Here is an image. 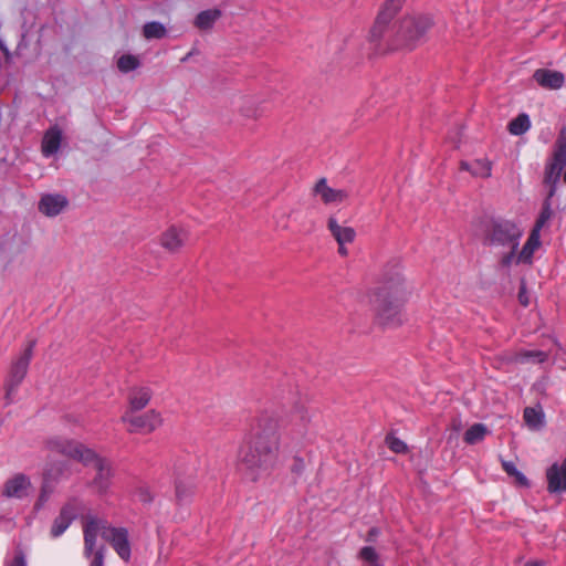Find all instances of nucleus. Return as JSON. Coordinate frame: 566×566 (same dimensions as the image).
Here are the masks:
<instances>
[{"instance_id": "obj_1", "label": "nucleus", "mask_w": 566, "mask_h": 566, "mask_svg": "<svg viewBox=\"0 0 566 566\" xmlns=\"http://www.w3.org/2000/svg\"><path fill=\"white\" fill-rule=\"evenodd\" d=\"M279 449L280 438L275 430L259 431L241 450L240 464L245 476L252 482L269 476L277 463Z\"/></svg>"}, {"instance_id": "obj_2", "label": "nucleus", "mask_w": 566, "mask_h": 566, "mask_svg": "<svg viewBox=\"0 0 566 566\" xmlns=\"http://www.w3.org/2000/svg\"><path fill=\"white\" fill-rule=\"evenodd\" d=\"M409 291L399 272L385 274L374 294V307L382 325L398 326L403 321V307Z\"/></svg>"}, {"instance_id": "obj_3", "label": "nucleus", "mask_w": 566, "mask_h": 566, "mask_svg": "<svg viewBox=\"0 0 566 566\" xmlns=\"http://www.w3.org/2000/svg\"><path fill=\"white\" fill-rule=\"evenodd\" d=\"M46 447L49 450L76 460L86 467L92 465L96 471L91 482L92 488L99 494L107 492L113 478L112 464L107 459L74 440L53 438L46 442Z\"/></svg>"}, {"instance_id": "obj_4", "label": "nucleus", "mask_w": 566, "mask_h": 566, "mask_svg": "<svg viewBox=\"0 0 566 566\" xmlns=\"http://www.w3.org/2000/svg\"><path fill=\"white\" fill-rule=\"evenodd\" d=\"M431 27L432 19L428 14L405 15L391 29L394 48L412 50L421 43Z\"/></svg>"}, {"instance_id": "obj_5", "label": "nucleus", "mask_w": 566, "mask_h": 566, "mask_svg": "<svg viewBox=\"0 0 566 566\" xmlns=\"http://www.w3.org/2000/svg\"><path fill=\"white\" fill-rule=\"evenodd\" d=\"M523 229L516 222L507 219L492 221L486 239L492 247L507 250L506 252L517 251Z\"/></svg>"}, {"instance_id": "obj_6", "label": "nucleus", "mask_w": 566, "mask_h": 566, "mask_svg": "<svg viewBox=\"0 0 566 566\" xmlns=\"http://www.w3.org/2000/svg\"><path fill=\"white\" fill-rule=\"evenodd\" d=\"M103 525V518L94 515H87L83 521V556L90 560V566H104L106 548L97 544Z\"/></svg>"}, {"instance_id": "obj_7", "label": "nucleus", "mask_w": 566, "mask_h": 566, "mask_svg": "<svg viewBox=\"0 0 566 566\" xmlns=\"http://www.w3.org/2000/svg\"><path fill=\"white\" fill-rule=\"evenodd\" d=\"M36 345L35 339H29L25 342L21 353L14 357L10 364L8 376L4 382L6 398L11 399L22 384L23 379L28 374L30 363L33 357L34 347Z\"/></svg>"}, {"instance_id": "obj_8", "label": "nucleus", "mask_w": 566, "mask_h": 566, "mask_svg": "<svg viewBox=\"0 0 566 566\" xmlns=\"http://www.w3.org/2000/svg\"><path fill=\"white\" fill-rule=\"evenodd\" d=\"M566 166V136L562 133L557 138L551 161L546 165L544 182L549 186L548 199L556 193L562 171Z\"/></svg>"}, {"instance_id": "obj_9", "label": "nucleus", "mask_w": 566, "mask_h": 566, "mask_svg": "<svg viewBox=\"0 0 566 566\" xmlns=\"http://www.w3.org/2000/svg\"><path fill=\"white\" fill-rule=\"evenodd\" d=\"M120 420L128 426L127 431L130 433L148 434L163 424L161 415L155 409H150L140 415L125 411Z\"/></svg>"}, {"instance_id": "obj_10", "label": "nucleus", "mask_w": 566, "mask_h": 566, "mask_svg": "<svg viewBox=\"0 0 566 566\" xmlns=\"http://www.w3.org/2000/svg\"><path fill=\"white\" fill-rule=\"evenodd\" d=\"M539 245L541 232L532 229L522 249L515 252H503L499 260V264L504 269H509L512 265L531 264L533 261V255Z\"/></svg>"}, {"instance_id": "obj_11", "label": "nucleus", "mask_w": 566, "mask_h": 566, "mask_svg": "<svg viewBox=\"0 0 566 566\" xmlns=\"http://www.w3.org/2000/svg\"><path fill=\"white\" fill-rule=\"evenodd\" d=\"M84 509V503L78 497H70L60 509L59 515L53 520L50 535L57 538L65 533L72 522L78 516Z\"/></svg>"}, {"instance_id": "obj_12", "label": "nucleus", "mask_w": 566, "mask_h": 566, "mask_svg": "<svg viewBox=\"0 0 566 566\" xmlns=\"http://www.w3.org/2000/svg\"><path fill=\"white\" fill-rule=\"evenodd\" d=\"M314 412L304 403L297 402L289 415L287 427L295 438H304L313 428Z\"/></svg>"}, {"instance_id": "obj_13", "label": "nucleus", "mask_w": 566, "mask_h": 566, "mask_svg": "<svg viewBox=\"0 0 566 566\" xmlns=\"http://www.w3.org/2000/svg\"><path fill=\"white\" fill-rule=\"evenodd\" d=\"M102 537L111 544L117 555L128 560L130 558V544L128 541V531L124 527H113L103 518Z\"/></svg>"}, {"instance_id": "obj_14", "label": "nucleus", "mask_w": 566, "mask_h": 566, "mask_svg": "<svg viewBox=\"0 0 566 566\" xmlns=\"http://www.w3.org/2000/svg\"><path fill=\"white\" fill-rule=\"evenodd\" d=\"M66 467L67 465L65 462H59L45 471L39 497H38L36 502L34 503L35 511H40L45 505V503L49 501L51 494L54 491L55 484L60 481V478L64 474Z\"/></svg>"}, {"instance_id": "obj_15", "label": "nucleus", "mask_w": 566, "mask_h": 566, "mask_svg": "<svg viewBox=\"0 0 566 566\" xmlns=\"http://www.w3.org/2000/svg\"><path fill=\"white\" fill-rule=\"evenodd\" d=\"M406 0H386L382 4L375 25L371 30V35L374 38H382L386 33L387 27L397 12L401 9L403 2Z\"/></svg>"}, {"instance_id": "obj_16", "label": "nucleus", "mask_w": 566, "mask_h": 566, "mask_svg": "<svg viewBox=\"0 0 566 566\" xmlns=\"http://www.w3.org/2000/svg\"><path fill=\"white\" fill-rule=\"evenodd\" d=\"M31 488L30 479L22 473H18L4 482L2 495L8 499L20 500L29 494Z\"/></svg>"}, {"instance_id": "obj_17", "label": "nucleus", "mask_w": 566, "mask_h": 566, "mask_svg": "<svg viewBox=\"0 0 566 566\" xmlns=\"http://www.w3.org/2000/svg\"><path fill=\"white\" fill-rule=\"evenodd\" d=\"M195 476L196 470L191 468L187 476H182L180 472H177L175 481V494L178 503L188 502L195 493Z\"/></svg>"}, {"instance_id": "obj_18", "label": "nucleus", "mask_w": 566, "mask_h": 566, "mask_svg": "<svg viewBox=\"0 0 566 566\" xmlns=\"http://www.w3.org/2000/svg\"><path fill=\"white\" fill-rule=\"evenodd\" d=\"M188 240V231L184 228L170 227L160 237V244L169 252L179 251Z\"/></svg>"}, {"instance_id": "obj_19", "label": "nucleus", "mask_w": 566, "mask_h": 566, "mask_svg": "<svg viewBox=\"0 0 566 566\" xmlns=\"http://www.w3.org/2000/svg\"><path fill=\"white\" fill-rule=\"evenodd\" d=\"M314 193L321 197L325 205L340 203L348 198V192L343 189H334L327 185L326 178H321L314 187Z\"/></svg>"}, {"instance_id": "obj_20", "label": "nucleus", "mask_w": 566, "mask_h": 566, "mask_svg": "<svg viewBox=\"0 0 566 566\" xmlns=\"http://www.w3.org/2000/svg\"><path fill=\"white\" fill-rule=\"evenodd\" d=\"M69 205L66 197L63 195H44L39 201V211L46 217H55L60 214Z\"/></svg>"}, {"instance_id": "obj_21", "label": "nucleus", "mask_w": 566, "mask_h": 566, "mask_svg": "<svg viewBox=\"0 0 566 566\" xmlns=\"http://www.w3.org/2000/svg\"><path fill=\"white\" fill-rule=\"evenodd\" d=\"M549 493L566 492V460L562 465L554 463L546 472Z\"/></svg>"}, {"instance_id": "obj_22", "label": "nucleus", "mask_w": 566, "mask_h": 566, "mask_svg": "<svg viewBox=\"0 0 566 566\" xmlns=\"http://www.w3.org/2000/svg\"><path fill=\"white\" fill-rule=\"evenodd\" d=\"M533 78L536 83L547 90H558L565 83V76L559 71L538 69L534 72Z\"/></svg>"}, {"instance_id": "obj_23", "label": "nucleus", "mask_w": 566, "mask_h": 566, "mask_svg": "<svg viewBox=\"0 0 566 566\" xmlns=\"http://www.w3.org/2000/svg\"><path fill=\"white\" fill-rule=\"evenodd\" d=\"M153 397V390L148 387H133L128 392V408L126 411L137 412L147 407Z\"/></svg>"}, {"instance_id": "obj_24", "label": "nucleus", "mask_w": 566, "mask_h": 566, "mask_svg": "<svg viewBox=\"0 0 566 566\" xmlns=\"http://www.w3.org/2000/svg\"><path fill=\"white\" fill-rule=\"evenodd\" d=\"M62 140V132L57 126L50 127L42 139L41 150L44 157H50L57 153Z\"/></svg>"}, {"instance_id": "obj_25", "label": "nucleus", "mask_w": 566, "mask_h": 566, "mask_svg": "<svg viewBox=\"0 0 566 566\" xmlns=\"http://www.w3.org/2000/svg\"><path fill=\"white\" fill-rule=\"evenodd\" d=\"M327 227L338 245H345L346 243H352L355 240V230L352 227L339 226L334 217L328 219Z\"/></svg>"}, {"instance_id": "obj_26", "label": "nucleus", "mask_w": 566, "mask_h": 566, "mask_svg": "<svg viewBox=\"0 0 566 566\" xmlns=\"http://www.w3.org/2000/svg\"><path fill=\"white\" fill-rule=\"evenodd\" d=\"M221 17V11L218 9H209L198 13L195 20V25L200 30H209L214 22Z\"/></svg>"}, {"instance_id": "obj_27", "label": "nucleus", "mask_w": 566, "mask_h": 566, "mask_svg": "<svg viewBox=\"0 0 566 566\" xmlns=\"http://www.w3.org/2000/svg\"><path fill=\"white\" fill-rule=\"evenodd\" d=\"M523 419L531 429H539L544 423V413L541 407H526Z\"/></svg>"}, {"instance_id": "obj_28", "label": "nucleus", "mask_w": 566, "mask_h": 566, "mask_svg": "<svg viewBox=\"0 0 566 566\" xmlns=\"http://www.w3.org/2000/svg\"><path fill=\"white\" fill-rule=\"evenodd\" d=\"M488 433V428L483 423H474L464 433L463 440L468 444L481 442Z\"/></svg>"}, {"instance_id": "obj_29", "label": "nucleus", "mask_w": 566, "mask_h": 566, "mask_svg": "<svg viewBox=\"0 0 566 566\" xmlns=\"http://www.w3.org/2000/svg\"><path fill=\"white\" fill-rule=\"evenodd\" d=\"M531 128V122L527 114L522 113L512 119L509 124V132L514 136H520Z\"/></svg>"}, {"instance_id": "obj_30", "label": "nucleus", "mask_w": 566, "mask_h": 566, "mask_svg": "<svg viewBox=\"0 0 566 566\" xmlns=\"http://www.w3.org/2000/svg\"><path fill=\"white\" fill-rule=\"evenodd\" d=\"M471 175L473 177L490 178L492 175V163L486 158L475 159L472 163Z\"/></svg>"}, {"instance_id": "obj_31", "label": "nucleus", "mask_w": 566, "mask_h": 566, "mask_svg": "<svg viewBox=\"0 0 566 566\" xmlns=\"http://www.w3.org/2000/svg\"><path fill=\"white\" fill-rule=\"evenodd\" d=\"M143 35L147 39H161L166 35V28L164 24L153 21L148 22L143 28Z\"/></svg>"}, {"instance_id": "obj_32", "label": "nucleus", "mask_w": 566, "mask_h": 566, "mask_svg": "<svg viewBox=\"0 0 566 566\" xmlns=\"http://www.w3.org/2000/svg\"><path fill=\"white\" fill-rule=\"evenodd\" d=\"M502 469L507 475L514 478L518 485L525 486L528 484L526 476L517 470L514 462L502 461Z\"/></svg>"}, {"instance_id": "obj_33", "label": "nucleus", "mask_w": 566, "mask_h": 566, "mask_svg": "<svg viewBox=\"0 0 566 566\" xmlns=\"http://www.w3.org/2000/svg\"><path fill=\"white\" fill-rule=\"evenodd\" d=\"M552 216H553V211L551 208V199H548V197H547L543 203L541 213L533 227V230H537L538 232H541V230L547 223V221L552 218Z\"/></svg>"}, {"instance_id": "obj_34", "label": "nucleus", "mask_w": 566, "mask_h": 566, "mask_svg": "<svg viewBox=\"0 0 566 566\" xmlns=\"http://www.w3.org/2000/svg\"><path fill=\"white\" fill-rule=\"evenodd\" d=\"M139 66V60L132 54H124L117 60V67L123 73H128Z\"/></svg>"}, {"instance_id": "obj_35", "label": "nucleus", "mask_w": 566, "mask_h": 566, "mask_svg": "<svg viewBox=\"0 0 566 566\" xmlns=\"http://www.w3.org/2000/svg\"><path fill=\"white\" fill-rule=\"evenodd\" d=\"M386 444L395 453H406L408 450L407 444L392 434L386 437Z\"/></svg>"}, {"instance_id": "obj_36", "label": "nucleus", "mask_w": 566, "mask_h": 566, "mask_svg": "<svg viewBox=\"0 0 566 566\" xmlns=\"http://www.w3.org/2000/svg\"><path fill=\"white\" fill-rule=\"evenodd\" d=\"M359 557L366 562L369 563V565L371 564H379L377 562L378 559V555L376 553V551L371 547V546H365L360 549L359 552Z\"/></svg>"}, {"instance_id": "obj_37", "label": "nucleus", "mask_w": 566, "mask_h": 566, "mask_svg": "<svg viewBox=\"0 0 566 566\" xmlns=\"http://www.w3.org/2000/svg\"><path fill=\"white\" fill-rule=\"evenodd\" d=\"M517 297L522 306L527 307L530 305V294L526 291V285L524 282L521 283Z\"/></svg>"}, {"instance_id": "obj_38", "label": "nucleus", "mask_w": 566, "mask_h": 566, "mask_svg": "<svg viewBox=\"0 0 566 566\" xmlns=\"http://www.w3.org/2000/svg\"><path fill=\"white\" fill-rule=\"evenodd\" d=\"M304 469H305L304 460L301 458H295L293 461V464L291 467V471L296 475H301L304 472Z\"/></svg>"}, {"instance_id": "obj_39", "label": "nucleus", "mask_w": 566, "mask_h": 566, "mask_svg": "<svg viewBox=\"0 0 566 566\" xmlns=\"http://www.w3.org/2000/svg\"><path fill=\"white\" fill-rule=\"evenodd\" d=\"M9 566H27L25 556L23 552H17L13 559L10 562Z\"/></svg>"}, {"instance_id": "obj_40", "label": "nucleus", "mask_w": 566, "mask_h": 566, "mask_svg": "<svg viewBox=\"0 0 566 566\" xmlns=\"http://www.w3.org/2000/svg\"><path fill=\"white\" fill-rule=\"evenodd\" d=\"M524 357L527 358H537L538 361H544L546 358V354L543 352H527L524 354Z\"/></svg>"}, {"instance_id": "obj_41", "label": "nucleus", "mask_w": 566, "mask_h": 566, "mask_svg": "<svg viewBox=\"0 0 566 566\" xmlns=\"http://www.w3.org/2000/svg\"><path fill=\"white\" fill-rule=\"evenodd\" d=\"M139 499L143 502H150L151 501V496L149 495V493L147 491H144V490L140 491Z\"/></svg>"}, {"instance_id": "obj_42", "label": "nucleus", "mask_w": 566, "mask_h": 566, "mask_svg": "<svg viewBox=\"0 0 566 566\" xmlns=\"http://www.w3.org/2000/svg\"><path fill=\"white\" fill-rule=\"evenodd\" d=\"M460 169L461 170H464V171H469L471 174V170H472V164L468 163V161H464L462 160L460 163Z\"/></svg>"}, {"instance_id": "obj_43", "label": "nucleus", "mask_w": 566, "mask_h": 566, "mask_svg": "<svg viewBox=\"0 0 566 566\" xmlns=\"http://www.w3.org/2000/svg\"><path fill=\"white\" fill-rule=\"evenodd\" d=\"M338 253L343 256H346L348 254V250L345 248V245H338Z\"/></svg>"}, {"instance_id": "obj_44", "label": "nucleus", "mask_w": 566, "mask_h": 566, "mask_svg": "<svg viewBox=\"0 0 566 566\" xmlns=\"http://www.w3.org/2000/svg\"><path fill=\"white\" fill-rule=\"evenodd\" d=\"M0 50L4 53V55L7 57L9 56V50L7 49V46L4 45V43L2 42L1 39H0Z\"/></svg>"}, {"instance_id": "obj_45", "label": "nucleus", "mask_w": 566, "mask_h": 566, "mask_svg": "<svg viewBox=\"0 0 566 566\" xmlns=\"http://www.w3.org/2000/svg\"><path fill=\"white\" fill-rule=\"evenodd\" d=\"M525 566H544V565L538 562H528L525 564Z\"/></svg>"}, {"instance_id": "obj_46", "label": "nucleus", "mask_w": 566, "mask_h": 566, "mask_svg": "<svg viewBox=\"0 0 566 566\" xmlns=\"http://www.w3.org/2000/svg\"><path fill=\"white\" fill-rule=\"evenodd\" d=\"M375 533H376V530H375V528H373V530L370 531V535H375Z\"/></svg>"}, {"instance_id": "obj_47", "label": "nucleus", "mask_w": 566, "mask_h": 566, "mask_svg": "<svg viewBox=\"0 0 566 566\" xmlns=\"http://www.w3.org/2000/svg\"><path fill=\"white\" fill-rule=\"evenodd\" d=\"M367 566H382L380 564H371V565H367Z\"/></svg>"}]
</instances>
